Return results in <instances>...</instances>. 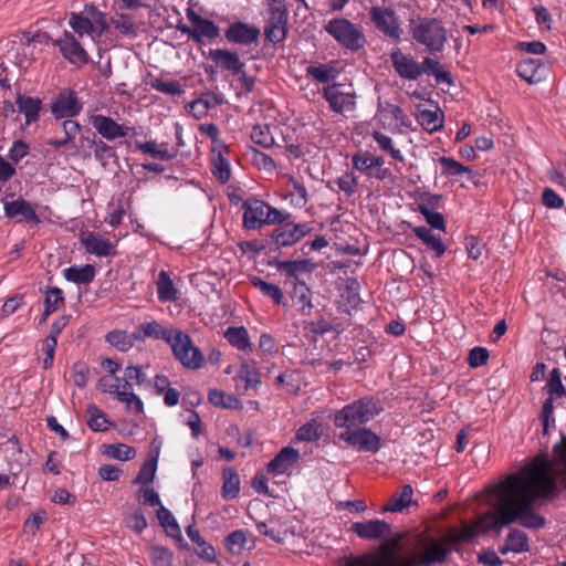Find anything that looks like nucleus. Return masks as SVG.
Wrapping results in <instances>:
<instances>
[{"mask_svg": "<svg viewBox=\"0 0 566 566\" xmlns=\"http://www.w3.org/2000/svg\"><path fill=\"white\" fill-rule=\"evenodd\" d=\"M556 481L566 486V436L555 444L552 460L539 454L518 472L488 488L486 493L496 501L493 509L476 521L464 523L460 531L452 530L448 534L450 542H469L491 531L500 534L512 524L530 530L544 527L546 520L535 511V503L555 492Z\"/></svg>", "mask_w": 566, "mask_h": 566, "instance_id": "obj_1", "label": "nucleus"}, {"mask_svg": "<svg viewBox=\"0 0 566 566\" xmlns=\"http://www.w3.org/2000/svg\"><path fill=\"white\" fill-rule=\"evenodd\" d=\"M403 534L398 533L384 539L378 548L358 558H352V565L367 566H430L447 560L450 548L440 541L417 534L405 542L406 555H399Z\"/></svg>", "mask_w": 566, "mask_h": 566, "instance_id": "obj_2", "label": "nucleus"}, {"mask_svg": "<svg viewBox=\"0 0 566 566\" xmlns=\"http://www.w3.org/2000/svg\"><path fill=\"white\" fill-rule=\"evenodd\" d=\"M384 411L380 400L374 398H361L342 408L334 418V423L338 428L349 430L350 428H359L374 419Z\"/></svg>", "mask_w": 566, "mask_h": 566, "instance_id": "obj_3", "label": "nucleus"}, {"mask_svg": "<svg viewBox=\"0 0 566 566\" xmlns=\"http://www.w3.org/2000/svg\"><path fill=\"white\" fill-rule=\"evenodd\" d=\"M410 32L412 39L424 45L430 53L441 52L447 42V30L436 18L411 19Z\"/></svg>", "mask_w": 566, "mask_h": 566, "instance_id": "obj_4", "label": "nucleus"}, {"mask_svg": "<svg viewBox=\"0 0 566 566\" xmlns=\"http://www.w3.org/2000/svg\"><path fill=\"white\" fill-rule=\"evenodd\" d=\"M168 345L175 358L182 367L190 370H198L203 366V353L199 347L192 344L190 336L185 332L177 328Z\"/></svg>", "mask_w": 566, "mask_h": 566, "instance_id": "obj_5", "label": "nucleus"}, {"mask_svg": "<svg viewBox=\"0 0 566 566\" xmlns=\"http://www.w3.org/2000/svg\"><path fill=\"white\" fill-rule=\"evenodd\" d=\"M325 31L342 46L356 52L366 44V36L360 27L347 19H333L325 25Z\"/></svg>", "mask_w": 566, "mask_h": 566, "instance_id": "obj_6", "label": "nucleus"}, {"mask_svg": "<svg viewBox=\"0 0 566 566\" xmlns=\"http://www.w3.org/2000/svg\"><path fill=\"white\" fill-rule=\"evenodd\" d=\"M369 18L376 30L394 43H400L403 30L396 11L390 7L373 6L369 9Z\"/></svg>", "mask_w": 566, "mask_h": 566, "instance_id": "obj_7", "label": "nucleus"}, {"mask_svg": "<svg viewBox=\"0 0 566 566\" xmlns=\"http://www.w3.org/2000/svg\"><path fill=\"white\" fill-rule=\"evenodd\" d=\"M261 35V30L255 24L243 21H233L224 30L226 40L234 45L250 46L256 44Z\"/></svg>", "mask_w": 566, "mask_h": 566, "instance_id": "obj_8", "label": "nucleus"}, {"mask_svg": "<svg viewBox=\"0 0 566 566\" xmlns=\"http://www.w3.org/2000/svg\"><path fill=\"white\" fill-rule=\"evenodd\" d=\"M339 439L365 452L376 453L380 449L379 436L366 428L344 430L339 433Z\"/></svg>", "mask_w": 566, "mask_h": 566, "instance_id": "obj_9", "label": "nucleus"}, {"mask_svg": "<svg viewBox=\"0 0 566 566\" xmlns=\"http://www.w3.org/2000/svg\"><path fill=\"white\" fill-rule=\"evenodd\" d=\"M343 85L334 83L324 87L323 97L328 102L329 107L337 114L352 112L356 108V93L354 91H343Z\"/></svg>", "mask_w": 566, "mask_h": 566, "instance_id": "obj_10", "label": "nucleus"}, {"mask_svg": "<svg viewBox=\"0 0 566 566\" xmlns=\"http://www.w3.org/2000/svg\"><path fill=\"white\" fill-rule=\"evenodd\" d=\"M289 14L283 7H272L270 10V19L264 28L265 41L277 44L283 42L287 35Z\"/></svg>", "mask_w": 566, "mask_h": 566, "instance_id": "obj_11", "label": "nucleus"}, {"mask_svg": "<svg viewBox=\"0 0 566 566\" xmlns=\"http://www.w3.org/2000/svg\"><path fill=\"white\" fill-rule=\"evenodd\" d=\"M83 108L76 93L72 90H65L59 93L55 101L51 105V113L56 119H71L77 116Z\"/></svg>", "mask_w": 566, "mask_h": 566, "instance_id": "obj_12", "label": "nucleus"}, {"mask_svg": "<svg viewBox=\"0 0 566 566\" xmlns=\"http://www.w3.org/2000/svg\"><path fill=\"white\" fill-rule=\"evenodd\" d=\"M53 44L60 49L62 55L70 63L83 65L88 62V54L71 32L65 31L63 36L53 41Z\"/></svg>", "mask_w": 566, "mask_h": 566, "instance_id": "obj_13", "label": "nucleus"}, {"mask_svg": "<svg viewBox=\"0 0 566 566\" xmlns=\"http://www.w3.org/2000/svg\"><path fill=\"white\" fill-rule=\"evenodd\" d=\"M310 231L311 227L307 223L295 224L286 222L275 228L271 237L275 247L279 249L300 241Z\"/></svg>", "mask_w": 566, "mask_h": 566, "instance_id": "obj_14", "label": "nucleus"}, {"mask_svg": "<svg viewBox=\"0 0 566 566\" xmlns=\"http://www.w3.org/2000/svg\"><path fill=\"white\" fill-rule=\"evenodd\" d=\"M350 532L365 541H378L391 535V525L381 520H369L366 522H355L350 526Z\"/></svg>", "mask_w": 566, "mask_h": 566, "instance_id": "obj_15", "label": "nucleus"}, {"mask_svg": "<svg viewBox=\"0 0 566 566\" xmlns=\"http://www.w3.org/2000/svg\"><path fill=\"white\" fill-rule=\"evenodd\" d=\"M390 60L397 74L405 80L415 81L422 74L421 65L411 55L403 54L399 48L391 51Z\"/></svg>", "mask_w": 566, "mask_h": 566, "instance_id": "obj_16", "label": "nucleus"}, {"mask_svg": "<svg viewBox=\"0 0 566 566\" xmlns=\"http://www.w3.org/2000/svg\"><path fill=\"white\" fill-rule=\"evenodd\" d=\"M187 18L192 23L191 39L197 43H201L203 38L212 40L220 35V29L212 20L201 17L192 9L187 10Z\"/></svg>", "mask_w": 566, "mask_h": 566, "instance_id": "obj_17", "label": "nucleus"}, {"mask_svg": "<svg viewBox=\"0 0 566 566\" xmlns=\"http://www.w3.org/2000/svg\"><path fill=\"white\" fill-rule=\"evenodd\" d=\"M208 59L211 60L217 67H220L222 71H228L232 75L235 73H242V69L245 67V63L241 61L235 51L211 49L209 51Z\"/></svg>", "mask_w": 566, "mask_h": 566, "instance_id": "obj_18", "label": "nucleus"}, {"mask_svg": "<svg viewBox=\"0 0 566 566\" xmlns=\"http://www.w3.org/2000/svg\"><path fill=\"white\" fill-rule=\"evenodd\" d=\"M91 123L95 130L107 140H115L127 136L129 127L116 123L112 117L105 115H93Z\"/></svg>", "mask_w": 566, "mask_h": 566, "instance_id": "obj_19", "label": "nucleus"}, {"mask_svg": "<svg viewBox=\"0 0 566 566\" xmlns=\"http://www.w3.org/2000/svg\"><path fill=\"white\" fill-rule=\"evenodd\" d=\"M243 227L248 230L260 229L266 224V203L259 199H249L243 203Z\"/></svg>", "mask_w": 566, "mask_h": 566, "instance_id": "obj_20", "label": "nucleus"}, {"mask_svg": "<svg viewBox=\"0 0 566 566\" xmlns=\"http://www.w3.org/2000/svg\"><path fill=\"white\" fill-rule=\"evenodd\" d=\"M412 505L418 506V502L413 500V488L405 484L389 497L382 506V512L403 513Z\"/></svg>", "mask_w": 566, "mask_h": 566, "instance_id": "obj_21", "label": "nucleus"}, {"mask_svg": "<svg viewBox=\"0 0 566 566\" xmlns=\"http://www.w3.org/2000/svg\"><path fill=\"white\" fill-rule=\"evenodd\" d=\"M81 243L87 253L96 256H113L116 254L115 245L108 239L93 232L83 233Z\"/></svg>", "mask_w": 566, "mask_h": 566, "instance_id": "obj_22", "label": "nucleus"}, {"mask_svg": "<svg viewBox=\"0 0 566 566\" xmlns=\"http://www.w3.org/2000/svg\"><path fill=\"white\" fill-rule=\"evenodd\" d=\"M300 459L298 450L292 447H284L281 451L269 462L268 472L273 474L286 473Z\"/></svg>", "mask_w": 566, "mask_h": 566, "instance_id": "obj_23", "label": "nucleus"}, {"mask_svg": "<svg viewBox=\"0 0 566 566\" xmlns=\"http://www.w3.org/2000/svg\"><path fill=\"white\" fill-rule=\"evenodd\" d=\"M4 213L8 218L20 216L22 218L21 220L28 223L39 224L41 222L31 205L22 198L6 202Z\"/></svg>", "mask_w": 566, "mask_h": 566, "instance_id": "obj_24", "label": "nucleus"}, {"mask_svg": "<svg viewBox=\"0 0 566 566\" xmlns=\"http://www.w3.org/2000/svg\"><path fill=\"white\" fill-rule=\"evenodd\" d=\"M293 291L291 293V298L295 305L298 306V311L302 315L308 316L313 311L312 303V291L311 289L302 281L292 282Z\"/></svg>", "mask_w": 566, "mask_h": 566, "instance_id": "obj_25", "label": "nucleus"}, {"mask_svg": "<svg viewBox=\"0 0 566 566\" xmlns=\"http://www.w3.org/2000/svg\"><path fill=\"white\" fill-rule=\"evenodd\" d=\"M530 551V539L525 532L521 530H511L500 547V553L505 555L509 552L521 554Z\"/></svg>", "mask_w": 566, "mask_h": 566, "instance_id": "obj_26", "label": "nucleus"}, {"mask_svg": "<svg viewBox=\"0 0 566 566\" xmlns=\"http://www.w3.org/2000/svg\"><path fill=\"white\" fill-rule=\"evenodd\" d=\"M418 123L429 133L437 132L442 128L444 114L436 106V109H419L417 115Z\"/></svg>", "mask_w": 566, "mask_h": 566, "instance_id": "obj_27", "label": "nucleus"}, {"mask_svg": "<svg viewBox=\"0 0 566 566\" xmlns=\"http://www.w3.org/2000/svg\"><path fill=\"white\" fill-rule=\"evenodd\" d=\"M224 338L239 350H251L252 344L249 338L248 329L244 326H230L224 332Z\"/></svg>", "mask_w": 566, "mask_h": 566, "instance_id": "obj_28", "label": "nucleus"}, {"mask_svg": "<svg viewBox=\"0 0 566 566\" xmlns=\"http://www.w3.org/2000/svg\"><path fill=\"white\" fill-rule=\"evenodd\" d=\"M69 25L78 36L90 35L92 39H97L94 34V29L92 27V21L88 19V15L82 12H71L69 14Z\"/></svg>", "mask_w": 566, "mask_h": 566, "instance_id": "obj_29", "label": "nucleus"}, {"mask_svg": "<svg viewBox=\"0 0 566 566\" xmlns=\"http://www.w3.org/2000/svg\"><path fill=\"white\" fill-rule=\"evenodd\" d=\"M222 497L227 501L233 500L240 492V478L233 468H226L222 472Z\"/></svg>", "mask_w": 566, "mask_h": 566, "instance_id": "obj_30", "label": "nucleus"}, {"mask_svg": "<svg viewBox=\"0 0 566 566\" xmlns=\"http://www.w3.org/2000/svg\"><path fill=\"white\" fill-rule=\"evenodd\" d=\"M64 277L76 284H88L95 277V268L92 264L70 266L64 270Z\"/></svg>", "mask_w": 566, "mask_h": 566, "instance_id": "obj_31", "label": "nucleus"}, {"mask_svg": "<svg viewBox=\"0 0 566 566\" xmlns=\"http://www.w3.org/2000/svg\"><path fill=\"white\" fill-rule=\"evenodd\" d=\"M17 106L19 112L24 114L27 125L39 119V113L41 111V101L39 98L19 96L17 98Z\"/></svg>", "mask_w": 566, "mask_h": 566, "instance_id": "obj_32", "label": "nucleus"}, {"mask_svg": "<svg viewBox=\"0 0 566 566\" xmlns=\"http://www.w3.org/2000/svg\"><path fill=\"white\" fill-rule=\"evenodd\" d=\"M136 146L143 153L160 160H171L177 156V151L168 149L167 144H161L160 146H158L157 143L154 140L145 143L138 142Z\"/></svg>", "mask_w": 566, "mask_h": 566, "instance_id": "obj_33", "label": "nucleus"}, {"mask_svg": "<svg viewBox=\"0 0 566 566\" xmlns=\"http://www.w3.org/2000/svg\"><path fill=\"white\" fill-rule=\"evenodd\" d=\"M412 231L420 240L423 241V243L428 245V248L436 252L438 258L446 252L447 248L441 241V239L432 234L429 228L420 226L415 227Z\"/></svg>", "mask_w": 566, "mask_h": 566, "instance_id": "obj_34", "label": "nucleus"}, {"mask_svg": "<svg viewBox=\"0 0 566 566\" xmlns=\"http://www.w3.org/2000/svg\"><path fill=\"white\" fill-rule=\"evenodd\" d=\"M422 73L431 74L434 76L438 84L447 83L453 85V80L450 72L441 69L440 63L431 57H424L422 64Z\"/></svg>", "mask_w": 566, "mask_h": 566, "instance_id": "obj_35", "label": "nucleus"}, {"mask_svg": "<svg viewBox=\"0 0 566 566\" xmlns=\"http://www.w3.org/2000/svg\"><path fill=\"white\" fill-rule=\"evenodd\" d=\"M157 518L160 525L165 528L168 536L177 539L181 538L180 527L168 509L160 505L159 509L157 510Z\"/></svg>", "mask_w": 566, "mask_h": 566, "instance_id": "obj_36", "label": "nucleus"}, {"mask_svg": "<svg viewBox=\"0 0 566 566\" xmlns=\"http://www.w3.org/2000/svg\"><path fill=\"white\" fill-rule=\"evenodd\" d=\"M105 338L106 342L109 343L112 346L116 347L122 352H126L134 346L135 340L139 339L140 336L137 335V333L128 335L126 332L123 331H112L106 334Z\"/></svg>", "mask_w": 566, "mask_h": 566, "instance_id": "obj_37", "label": "nucleus"}, {"mask_svg": "<svg viewBox=\"0 0 566 566\" xmlns=\"http://www.w3.org/2000/svg\"><path fill=\"white\" fill-rule=\"evenodd\" d=\"M84 13L88 15V19L92 21V27L94 29V34L96 38H101L104 32H106L109 28V24L105 13L99 11L93 4H86L84 7Z\"/></svg>", "mask_w": 566, "mask_h": 566, "instance_id": "obj_38", "label": "nucleus"}, {"mask_svg": "<svg viewBox=\"0 0 566 566\" xmlns=\"http://www.w3.org/2000/svg\"><path fill=\"white\" fill-rule=\"evenodd\" d=\"M250 282H251V284L254 287L260 290V292L263 295L272 298L275 304H282L283 303L284 295H283V292H282V290L280 289L279 285L272 284V283H268V282H265L263 279H261L259 276H251L250 277Z\"/></svg>", "mask_w": 566, "mask_h": 566, "instance_id": "obj_39", "label": "nucleus"}, {"mask_svg": "<svg viewBox=\"0 0 566 566\" xmlns=\"http://www.w3.org/2000/svg\"><path fill=\"white\" fill-rule=\"evenodd\" d=\"M158 298L161 302H171L177 298V290L167 272L161 271L157 281Z\"/></svg>", "mask_w": 566, "mask_h": 566, "instance_id": "obj_40", "label": "nucleus"}, {"mask_svg": "<svg viewBox=\"0 0 566 566\" xmlns=\"http://www.w3.org/2000/svg\"><path fill=\"white\" fill-rule=\"evenodd\" d=\"M153 90L169 96H180L185 93L177 81H165L160 77H151L147 83Z\"/></svg>", "mask_w": 566, "mask_h": 566, "instance_id": "obj_41", "label": "nucleus"}, {"mask_svg": "<svg viewBox=\"0 0 566 566\" xmlns=\"http://www.w3.org/2000/svg\"><path fill=\"white\" fill-rule=\"evenodd\" d=\"M62 129L64 135H62V139H52L48 144L54 148H61L66 146L71 140L75 138L77 134L81 132V125L73 119H65L62 123Z\"/></svg>", "mask_w": 566, "mask_h": 566, "instance_id": "obj_42", "label": "nucleus"}, {"mask_svg": "<svg viewBox=\"0 0 566 566\" xmlns=\"http://www.w3.org/2000/svg\"><path fill=\"white\" fill-rule=\"evenodd\" d=\"M139 328L143 331L144 336L153 337L155 339H163L167 344L170 342L174 333L177 329V328H166L157 322H150V323L143 324V325H140Z\"/></svg>", "mask_w": 566, "mask_h": 566, "instance_id": "obj_43", "label": "nucleus"}, {"mask_svg": "<svg viewBox=\"0 0 566 566\" xmlns=\"http://www.w3.org/2000/svg\"><path fill=\"white\" fill-rule=\"evenodd\" d=\"M439 163L442 166V174L447 176H460L468 174V178H473V170L470 167L462 165L460 161L451 157H440Z\"/></svg>", "mask_w": 566, "mask_h": 566, "instance_id": "obj_44", "label": "nucleus"}, {"mask_svg": "<svg viewBox=\"0 0 566 566\" xmlns=\"http://www.w3.org/2000/svg\"><path fill=\"white\" fill-rule=\"evenodd\" d=\"M148 555L154 566H172L174 552L168 547L151 545Z\"/></svg>", "mask_w": 566, "mask_h": 566, "instance_id": "obj_45", "label": "nucleus"}, {"mask_svg": "<svg viewBox=\"0 0 566 566\" xmlns=\"http://www.w3.org/2000/svg\"><path fill=\"white\" fill-rule=\"evenodd\" d=\"M86 412L88 419L86 420L87 426L93 431H105L107 430L108 421L106 415L95 405H88Z\"/></svg>", "mask_w": 566, "mask_h": 566, "instance_id": "obj_46", "label": "nucleus"}, {"mask_svg": "<svg viewBox=\"0 0 566 566\" xmlns=\"http://www.w3.org/2000/svg\"><path fill=\"white\" fill-rule=\"evenodd\" d=\"M211 165L214 177L221 184H227L230 179L231 170L229 161L223 157L221 150H219L218 155L212 159Z\"/></svg>", "mask_w": 566, "mask_h": 566, "instance_id": "obj_47", "label": "nucleus"}, {"mask_svg": "<svg viewBox=\"0 0 566 566\" xmlns=\"http://www.w3.org/2000/svg\"><path fill=\"white\" fill-rule=\"evenodd\" d=\"M157 469V458L146 460L139 469L137 476L134 479V484L147 485L154 481Z\"/></svg>", "mask_w": 566, "mask_h": 566, "instance_id": "obj_48", "label": "nucleus"}, {"mask_svg": "<svg viewBox=\"0 0 566 566\" xmlns=\"http://www.w3.org/2000/svg\"><path fill=\"white\" fill-rule=\"evenodd\" d=\"M541 63L536 59H525L517 64L516 73L520 77L533 83Z\"/></svg>", "mask_w": 566, "mask_h": 566, "instance_id": "obj_49", "label": "nucleus"}, {"mask_svg": "<svg viewBox=\"0 0 566 566\" xmlns=\"http://www.w3.org/2000/svg\"><path fill=\"white\" fill-rule=\"evenodd\" d=\"M106 453L114 459L120 461H128L136 457V450L124 443L108 444Z\"/></svg>", "mask_w": 566, "mask_h": 566, "instance_id": "obj_50", "label": "nucleus"}, {"mask_svg": "<svg viewBox=\"0 0 566 566\" xmlns=\"http://www.w3.org/2000/svg\"><path fill=\"white\" fill-rule=\"evenodd\" d=\"M373 138L377 142L380 149L388 153L394 159L399 161L403 160V156L399 149L394 147L392 139L389 136L382 134L381 132L375 130L373 133Z\"/></svg>", "mask_w": 566, "mask_h": 566, "instance_id": "obj_51", "label": "nucleus"}, {"mask_svg": "<svg viewBox=\"0 0 566 566\" xmlns=\"http://www.w3.org/2000/svg\"><path fill=\"white\" fill-rule=\"evenodd\" d=\"M251 139L264 148H269L274 144L269 125H255L251 132Z\"/></svg>", "mask_w": 566, "mask_h": 566, "instance_id": "obj_52", "label": "nucleus"}, {"mask_svg": "<svg viewBox=\"0 0 566 566\" xmlns=\"http://www.w3.org/2000/svg\"><path fill=\"white\" fill-rule=\"evenodd\" d=\"M311 263L308 260L300 261H282L277 264L279 270L285 271L290 276L293 277V282L298 281L296 274L298 272L310 271Z\"/></svg>", "mask_w": 566, "mask_h": 566, "instance_id": "obj_53", "label": "nucleus"}, {"mask_svg": "<svg viewBox=\"0 0 566 566\" xmlns=\"http://www.w3.org/2000/svg\"><path fill=\"white\" fill-rule=\"evenodd\" d=\"M111 24L122 34L136 35V28L128 14L117 13L111 19Z\"/></svg>", "mask_w": 566, "mask_h": 566, "instance_id": "obj_54", "label": "nucleus"}, {"mask_svg": "<svg viewBox=\"0 0 566 566\" xmlns=\"http://www.w3.org/2000/svg\"><path fill=\"white\" fill-rule=\"evenodd\" d=\"M116 399L126 403V409L129 412L139 415L144 411V403L142 399L134 392H117Z\"/></svg>", "mask_w": 566, "mask_h": 566, "instance_id": "obj_55", "label": "nucleus"}, {"mask_svg": "<svg viewBox=\"0 0 566 566\" xmlns=\"http://www.w3.org/2000/svg\"><path fill=\"white\" fill-rule=\"evenodd\" d=\"M245 543L247 534L243 530L234 531L226 537L227 548L232 554H240L244 549Z\"/></svg>", "mask_w": 566, "mask_h": 566, "instance_id": "obj_56", "label": "nucleus"}, {"mask_svg": "<svg viewBox=\"0 0 566 566\" xmlns=\"http://www.w3.org/2000/svg\"><path fill=\"white\" fill-rule=\"evenodd\" d=\"M545 388L549 396H557V397L566 396V389L562 382V375H560L559 369L554 368L551 371L549 379H548Z\"/></svg>", "mask_w": 566, "mask_h": 566, "instance_id": "obj_57", "label": "nucleus"}, {"mask_svg": "<svg viewBox=\"0 0 566 566\" xmlns=\"http://www.w3.org/2000/svg\"><path fill=\"white\" fill-rule=\"evenodd\" d=\"M64 302L63 292L59 287H50L45 293L44 305L46 315H51Z\"/></svg>", "mask_w": 566, "mask_h": 566, "instance_id": "obj_58", "label": "nucleus"}, {"mask_svg": "<svg viewBox=\"0 0 566 566\" xmlns=\"http://www.w3.org/2000/svg\"><path fill=\"white\" fill-rule=\"evenodd\" d=\"M94 157L103 165H106L109 160H115L117 158L114 147L107 145L102 139L97 140L95 144Z\"/></svg>", "mask_w": 566, "mask_h": 566, "instance_id": "obj_59", "label": "nucleus"}, {"mask_svg": "<svg viewBox=\"0 0 566 566\" xmlns=\"http://www.w3.org/2000/svg\"><path fill=\"white\" fill-rule=\"evenodd\" d=\"M239 377L245 382L247 387L254 388L261 382L258 369L248 363L240 366Z\"/></svg>", "mask_w": 566, "mask_h": 566, "instance_id": "obj_60", "label": "nucleus"}, {"mask_svg": "<svg viewBox=\"0 0 566 566\" xmlns=\"http://www.w3.org/2000/svg\"><path fill=\"white\" fill-rule=\"evenodd\" d=\"M125 523L128 528L137 533H142L148 525L144 512L139 507L125 517Z\"/></svg>", "mask_w": 566, "mask_h": 566, "instance_id": "obj_61", "label": "nucleus"}, {"mask_svg": "<svg viewBox=\"0 0 566 566\" xmlns=\"http://www.w3.org/2000/svg\"><path fill=\"white\" fill-rule=\"evenodd\" d=\"M441 200V195L423 192L419 196L418 211L421 213L422 208H426L429 211H434L440 208Z\"/></svg>", "mask_w": 566, "mask_h": 566, "instance_id": "obj_62", "label": "nucleus"}, {"mask_svg": "<svg viewBox=\"0 0 566 566\" xmlns=\"http://www.w3.org/2000/svg\"><path fill=\"white\" fill-rule=\"evenodd\" d=\"M90 369L85 363L77 361L72 368V379L75 386L83 388L88 380Z\"/></svg>", "mask_w": 566, "mask_h": 566, "instance_id": "obj_63", "label": "nucleus"}, {"mask_svg": "<svg viewBox=\"0 0 566 566\" xmlns=\"http://www.w3.org/2000/svg\"><path fill=\"white\" fill-rule=\"evenodd\" d=\"M489 350L484 347H474L469 352L468 364L470 367L476 368L488 363Z\"/></svg>", "mask_w": 566, "mask_h": 566, "instance_id": "obj_64", "label": "nucleus"}]
</instances>
